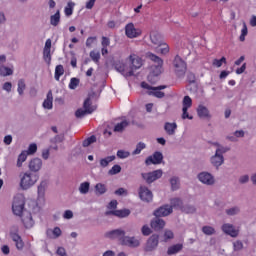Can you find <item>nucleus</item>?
<instances>
[{
    "instance_id": "21",
    "label": "nucleus",
    "mask_w": 256,
    "mask_h": 256,
    "mask_svg": "<svg viewBox=\"0 0 256 256\" xmlns=\"http://www.w3.org/2000/svg\"><path fill=\"white\" fill-rule=\"evenodd\" d=\"M63 235V230L59 226H56L54 228H48L46 230V237L48 239H59Z\"/></svg>"
},
{
    "instance_id": "16",
    "label": "nucleus",
    "mask_w": 256,
    "mask_h": 256,
    "mask_svg": "<svg viewBox=\"0 0 256 256\" xmlns=\"http://www.w3.org/2000/svg\"><path fill=\"white\" fill-rule=\"evenodd\" d=\"M173 213V207L169 204L163 205L160 208L156 209L153 213L155 217H167Z\"/></svg>"
},
{
    "instance_id": "60",
    "label": "nucleus",
    "mask_w": 256,
    "mask_h": 256,
    "mask_svg": "<svg viewBox=\"0 0 256 256\" xmlns=\"http://www.w3.org/2000/svg\"><path fill=\"white\" fill-rule=\"evenodd\" d=\"M2 89H3V91H6V93H11V91L13 89V84L11 82H5L2 85Z\"/></svg>"
},
{
    "instance_id": "53",
    "label": "nucleus",
    "mask_w": 256,
    "mask_h": 256,
    "mask_svg": "<svg viewBox=\"0 0 256 256\" xmlns=\"http://www.w3.org/2000/svg\"><path fill=\"white\" fill-rule=\"evenodd\" d=\"M90 58L94 63H99V59H101V54L97 51H91L90 52Z\"/></svg>"
},
{
    "instance_id": "27",
    "label": "nucleus",
    "mask_w": 256,
    "mask_h": 256,
    "mask_svg": "<svg viewBox=\"0 0 256 256\" xmlns=\"http://www.w3.org/2000/svg\"><path fill=\"white\" fill-rule=\"evenodd\" d=\"M47 187H49V184H47V182L42 181L39 185H38V199L45 201V191H47Z\"/></svg>"
},
{
    "instance_id": "47",
    "label": "nucleus",
    "mask_w": 256,
    "mask_h": 256,
    "mask_svg": "<svg viewBox=\"0 0 256 256\" xmlns=\"http://www.w3.org/2000/svg\"><path fill=\"white\" fill-rule=\"evenodd\" d=\"M145 147H147V145L143 142H139L136 145V149L132 152V155H139L141 154V152L143 151V149H145Z\"/></svg>"
},
{
    "instance_id": "25",
    "label": "nucleus",
    "mask_w": 256,
    "mask_h": 256,
    "mask_svg": "<svg viewBox=\"0 0 256 256\" xmlns=\"http://www.w3.org/2000/svg\"><path fill=\"white\" fill-rule=\"evenodd\" d=\"M109 239H118L121 243V239L125 237V232L122 229L112 230L107 233Z\"/></svg>"
},
{
    "instance_id": "31",
    "label": "nucleus",
    "mask_w": 256,
    "mask_h": 256,
    "mask_svg": "<svg viewBox=\"0 0 256 256\" xmlns=\"http://www.w3.org/2000/svg\"><path fill=\"white\" fill-rule=\"evenodd\" d=\"M164 129L167 135H175V131H177V123L166 122L164 125Z\"/></svg>"
},
{
    "instance_id": "40",
    "label": "nucleus",
    "mask_w": 256,
    "mask_h": 256,
    "mask_svg": "<svg viewBox=\"0 0 256 256\" xmlns=\"http://www.w3.org/2000/svg\"><path fill=\"white\" fill-rule=\"evenodd\" d=\"M157 46L159 47L158 53H161V55H167L170 51L169 44H167L166 42L162 41Z\"/></svg>"
},
{
    "instance_id": "50",
    "label": "nucleus",
    "mask_w": 256,
    "mask_h": 256,
    "mask_svg": "<svg viewBox=\"0 0 256 256\" xmlns=\"http://www.w3.org/2000/svg\"><path fill=\"white\" fill-rule=\"evenodd\" d=\"M223 63H227V59L225 57H222L221 59H214L212 61V65L214 67H222L223 66Z\"/></svg>"
},
{
    "instance_id": "35",
    "label": "nucleus",
    "mask_w": 256,
    "mask_h": 256,
    "mask_svg": "<svg viewBox=\"0 0 256 256\" xmlns=\"http://www.w3.org/2000/svg\"><path fill=\"white\" fill-rule=\"evenodd\" d=\"M27 157H29V155L27 154V151H22L17 158V162H16V167L21 168L23 167V163H25V161H27Z\"/></svg>"
},
{
    "instance_id": "5",
    "label": "nucleus",
    "mask_w": 256,
    "mask_h": 256,
    "mask_svg": "<svg viewBox=\"0 0 256 256\" xmlns=\"http://www.w3.org/2000/svg\"><path fill=\"white\" fill-rule=\"evenodd\" d=\"M226 147H219L216 149L215 154L210 157V163L216 169H219L223 163H225V157L223 153H227Z\"/></svg>"
},
{
    "instance_id": "56",
    "label": "nucleus",
    "mask_w": 256,
    "mask_h": 256,
    "mask_svg": "<svg viewBox=\"0 0 256 256\" xmlns=\"http://www.w3.org/2000/svg\"><path fill=\"white\" fill-rule=\"evenodd\" d=\"M95 141H97V138L95 136H90L83 141V147H89V145L95 143Z\"/></svg>"
},
{
    "instance_id": "20",
    "label": "nucleus",
    "mask_w": 256,
    "mask_h": 256,
    "mask_svg": "<svg viewBox=\"0 0 256 256\" xmlns=\"http://www.w3.org/2000/svg\"><path fill=\"white\" fill-rule=\"evenodd\" d=\"M161 161H163V154L155 152L145 160V163L146 165H160Z\"/></svg>"
},
{
    "instance_id": "12",
    "label": "nucleus",
    "mask_w": 256,
    "mask_h": 256,
    "mask_svg": "<svg viewBox=\"0 0 256 256\" xmlns=\"http://www.w3.org/2000/svg\"><path fill=\"white\" fill-rule=\"evenodd\" d=\"M159 246V235L153 234L150 236L146 242L144 250L147 252L155 251Z\"/></svg>"
},
{
    "instance_id": "44",
    "label": "nucleus",
    "mask_w": 256,
    "mask_h": 256,
    "mask_svg": "<svg viewBox=\"0 0 256 256\" xmlns=\"http://www.w3.org/2000/svg\"><path fill=\"white\" fill-rule=\"evenodd\" d=\"M239 213H241V208H239V206H234L232 208L226 209V214L229 215L230 217L239 215Z\"/></svg>"
},
{
    "instance_id": "48",
    "label": "nucleus",
    "mask_w": 256,
    "mask_h": 256,
    "mask_svg": "<svg viewBox=\"0 0 256 256\" xmlns=\"http://www.w3.org/2000/svg\"><path fill=\"white\" fill-rule=\"evenodd\" d=\"M249 33V30L247 29V24L246 23H243V26H242V29H241V34H240V41L243 42L245 41V37H247Z\"/></svg>"
},
{
    "instance_id": "17",
    "label": "nucleus",
    "mask_w": 256,
    "mask_h": 256,
    "mask_svg": "<svg viewBox=\"0 0 256 256\" xmlns=\"http://www.w3.org/2000/svg\"><path fill=\"white\" fill-rule=\"evenodd\" d=\"M10 237L16 243L17 249L21 250V249H23V247H25V244L23 243L21 236H19V234L17 233L16 227H12L10 229Z\"/></svg>"
},
{
    "instance_id": "49",
    "label": "nucleus",
    "mask_w": 256,
    "mask_h": 256,
    "mask_svg": "<svg viewBox=\"0 0 256 256\" xmlns=\"http://www.w3.org/2000/svg\"><path fill=\"white\" fill-rule=\"evenodd\" d=\"M24 151H26L27 155H35V153H37V144L35 143L30 144L28 146V149Z\"/></svg>"
},
{
    "instance_id": "58",
    "label": "nucleus",
    "mask_w": 256,
    "mask_h": 256,
    "mask_svg": "<svg viewBox=\"0 0 256 256\" xmlns=\"http://www.w3.org/2000/svg\"><path fill=\"white\" fill-rule=\"evenodd\" d=\"M79 87V79L71 78L69 83V89H77Z\"/></svg>"
},
{
    "instance_id": "13",
    "label": "nucleus",
    "mask_w": 256,
    "mask_h": 256,
    "mask_svg": "<svg viewBox=\"0 0 256 256\" xmlns=\"http://www.w3.org/2000/svg\"><path fill=\"white\" fill-rule=\"evenodd\" d=\"M221 230L225 235H229L230 237H239V229L235 227V225L231 223H224L221 226Z\"/></svg>"
},
{
    "instance_id": "23",
    "label": "nucleus",
    "mask_w": 256,
    "mask_h": 256,
    "mask_svg": "<svg viewBox=\"0 0 256 256\" xmlns=\"http://www.w3.org/2000/svg\"><path fill=\"white\" fill-rule=\"evenodd\" d=\"M106 215H114L115 217H120L121 219H123L125 217H129V215H131V211L129 209L110 210L106 211Z\"/></svg>"
},
{
    "instance_id": "59",
    "label": "nucleus",
    "mask_w": 256,
    "mask_h": 256,
    "mask_svg": "<svg viewBox=\"0 0 256 256\" xmlns=\"http://www.w3.org/2000/svg\"><path fill=\"white\" fill-rule=\"evenodd\" d=\"M233 249H234V251H241V249H243V242H241V240L234 241Z\"/></svg>"
},
{
    "instance_id": "46",
    "label": "nucleus",
    "mask_w": 256,
    "mask_h": 256,
    "mask_svg": "<svg viewBox=\"0 0 256 256\" xmlns=\"http://www.w3.org/2000/svg\"><path fill=\"white\" fill-rule=\"evenodd\" d=\"M181 211H183V213L192 214L197 211V208H195V206L193 205H185V206H182Z\"/></svg>"
},
{
    "instance_id": "54",
    "label": "nucleus",
    "mask_w": 256,
    "mask_h": 256,
    "mask_svg": "<svg viewBox=\"0 0 256 256\" xmlns=\"http://www.w3.org/2000/svg\"><path fill=\"white\" fill-rule=\"evenodd\" d=\"M130 155H131V153L129 151H125V150L117 151V157L119 159H127V157H129Z\"/></svg>"
},
{
    "instance_id": "19",
    "label": "nucleus",
    "mask_w": 256,
    "mask_h": 256,
    "mask_svg": "<svg viewBox=\"0 0 256 256\" xmlns=\"http://www.w3.org/2000/svg\"><path fill=\"white\" fill-rule=\"evenodd\" d=\"M139 197L142 201H146V203L153 201V193L145 186L140 187Z\"/></svg>"
},
{
    "instance_id": "62",
    "label": "nucleus",
    "mask_w": 256,
    "mask_h": 256,
    "mask_svg": "<svg viewBox=\"0 0 256 256\" xmlns=\"http://www.w3.org/2000/svg\"><path fill=\"white\" fill-rule=\"evenodd\" d=\"M73 216H74V214H73V211H71V210H66L63 213V219H67V220L73 219Z\"/></svg>"
},
{
    "instance_id": "8",
    "label": "nucleus",
    "mask_w": 256,
    "mask_h": 256,
    "mask_svg": "<svg viewBox=\"0 0 256 256\" xmlns=\"http://www.w3.org/2000/svg\"><path fill=\"white\" fill-rule=\"evenodd\" d=\"M173 67H174V71L178 77H183V75H185V73L187 71V64L179 56H176L174 58Z\"/></svg>"
},
{
    "instance_id": "2",
    "label": "nucleus",
    "mask_w": 256,
    "mask_h": 256,
    "mask_svg": "<svg viewBox=\"0 0 256 256\" xmlns=\"http://www.w3.org/2000/svg\"><path fill=\"white\" fill-rule=\"evenodd\" d=\"M19 179L20 188L23 191H29L31 187H35V185H37V181H39V175L26 171L19 175Z\"/></svg>"
},
{
    "instance_id": "32",
    "label": "nucleus",
    "mask_w": 256,
    "mask_h": 256,
    "mask_svg": "<svg viewBox=\"0 0 256 256\" xmlns=\"http://www.w3.org/2000/svg\"><path fill=\"white\" fill-rule=\"evenodd\" d=\"M126 127H129V121L122 120L114 126V133H123Z\"/></svg>"
},
{
    "instance_id": "51",
    "label": "nucleus",
    "mask_w": 256,
    "mask_h": 256,
    "mask_svg": "<svg viewBox=\"0 0 256 256\" xmlns=\"http://www.w3.org/2000/svg\"><path fill=\"white\" fill-rule=\"evenodd\" d=\"M25 80L20 79L18 81V88H17V92L19 93V95H23L24 91H25Z\"/></svg>"
},
{
    "instance_id": "9",
    "label": "nucleus",
    "mask_w": 256,
    "mask_h": 256,
    "mask_svg": "<svg viewBox=\"0 0 256 256\" xmlns=\"http://www.w3.org/2000/svg\"><path fill=\"white\" fill-rule=\"evenodd\" d=\"M141 87L143 89H148V95H153L158 99H163V97H165V93L161 92V90L166 89L167 86L150 87L146 82H142Z\"/></svg>"
},
{
    "instance_id": "61",
    "label": "nucleus",
    "mask_w": 256,
    "mask_h": 256,
    "mask_svg": "<svg viewBox=\"0 0 256 256\" xmlns=\"http://www.w3.org/2000/svg\"><path fill=\"white\" fill-rule=\"evenodd\" d=\"M189 108H182V119H189L190 121L193 119V116L189 114Z\"/></svg>"
},
{
    "instance_id": "64",
    "label": "nucleus",
    "mask_w": 256,
    "mask_h": 256,
    "mask_svg": "<svg viewBox=\"0 0 256 256\" xmlns=\"http://www.w3.org/2000/svg\"><path fill=\"white\" fill-rule=\"evenodd\" d=\"M108 211H115V209H117V200H112L109 204H108Z\"/></svg>"
},
{
    "instance_id": "22",
    "label": "nucleus",
    "mask_w": 256,
    "mask_h": 256,
    "mask_svg": "<svg viewBox=\"0 0 256 256\" xmlns=\"http://www.w3.org/2000/svg\"><path fill=\"white\" fill-rule=\"evenodd\" d=\"M197 115L200 117V119H211V111H209V108L207 106L200 104L197 107Z\"/></svg>"
},
{
    "instance_id": "29",
    "label": "nucleus",
    "mask_w": 256,
    "mask_h": 256,
    "mask_svg": "<svg viewBox=\"0 0 256 256\" xmlns=\"http://www.w3.org/2000/svg\"><path fill=\"white\" fill-rule=\"evenodd\" d=\"M44 109H53V92L49 91L47 93L46 99L43 102Z\"/></svg>"
},
{
    "instance_id": "30",
    "label": "nucleus",
    "mask_w": 256,
    "mask_h": 256,
    "mask_svg": "<svg viewBox=\"0 0 256 256\" xmlns=\"http://www.w3.org/2000/svg\"><path fill=\"white\" fill-rule=\"evenodd\" d=\"M90 189H91V182H89V181L80 183V185L78 187V191H79L80 195H87V193H89Z\"/></svg>"
},
{
    "instance_id": "33",
    "label": "nucleus",
    "mask_w": 256,
    "mask_h": 256,
    "mask_svg": "<svg viewBox=\"0 0 256 256\" xmlns=\"http://www.w3.org/2000/svg\"><path fill=\"white\" fill-rule=\"evenodd\" d=\"M61 23V11L57 10L54 15L50 16V25L57 27Z\"/></svg>"
},
{
    "instance_id": "15",
    "label": "nucleus",
    "mask_w": 256,
    "mask_h": 256,
    "mask_svg": "<svg viewBox=\"0 0 256 256\" xmlns=\"http://www.w3.org/2000/svg\"><path fill=\"white\" fill-rule=\"evenodd\" d=\"M43 167V160L40 158H32L28 163V169L30 173H39V170Z\"/></svg>"
},
{
    "instance_id": "26",
    "label": "nucleus",
    "mask_w": 256,
    "mask_h": 256,
    "mask_svg": "<svg viewBox=\"0 0 256 256\" xmlns=\"http://www.w3.org/2000/svg\"><path fill=\"white\" fill-rule=\"evenodd\" d=\"M150 225L154 231H161V229H164L165 227V222L163 219L157 217L151 221Z\"/></svg>"
},
{
    "instance_id": "34",
    "label": "nucleus",
    "mask_w": 256,
    "mask_h": 256,
    "mask_svg": "<svg viewBox=\"0 0 256 256\" xmlns=\"http://www.w3.org/2000/svg\"><path fill=\"white\" fill-rule=\"evenodd\" d=\"M242 137H245V131L237 130L233 133V135L227 136V139H229V141H232V143H235L237 142V139H241Z\"/></svg>"
},
{
    "instance_id": "57",
    "label": "nucleus",
    "mask_w": 256,
    "mask_h": 256,
    "mask_svg": "<svg viewBox=\"0 0 256 256\" xmlns=\"http://www.w3.org/2000/svg\"><path fill=\"white\" fill-rule=\"evenodd\" d=\"M173 237H175V235L173 234V231H171V230H165L164 231V241L165 242L173 239Z\"/></svg>"
},
{
    "instance_id": "4",
    "label": "nucleus",
    "mask_w": 256,
    "mask_h": 256,
    "mask_svg": "<svg viewBox=\"0 0 256 256\" xmlns=\"http://www.w3.org/2000/svg\"><path fill=\"white\" fill-rule=\"evenodd\" d=\"M97 109L96 105H93V102H91V96H89L83 104V108H79L75 112V116L77 119H82V117H85V115H91L93 111Z\"/></svg>"
},
{
    "instance_id": "36",
    "label": "nucleus",
    "mask_w": 256,
    "mask_h": 256,
    "mask_svg": "<svg viewBox=\"0 0 256 256\" xmlns=\"http://www.w3.org/2000/svg\"><path fill=\"white\" fill-rule=\"evenodd\" d=\"M94 189L96 195H105V193H107V185L103 183H97Z\"/></svg>"
},
{
    "instance_id": "41",
    "label": "nucleus",
    "mask_w": 256,
    "mask_h": 256,
    "mask_svg": "<svg viewBox=\"0 0 256 256\" xmlns=\"http://www.w3.org/2000/svg\"><path fill=\"white\" fill-rule=\"evenodd\" d=\"M73 9H75V2H68L67 6L64 8L66 17H71V15H73Z\"/></svg>"
},
{
    "instance_id": "11",
    "label": "nucleus",
    "mask_w": 256,
    "mask_h": 256,
    "mask_svg": "<svg viewBox=\"0 0 256 256\" xmlns=\"http://www.w3.org/2000/svg\"><path fill=\"white\" fill-rule=\"evenodd\" d=\"M148 59L153 61L155 63V69L152 68V73L155 77L157 75H161V69L163 67V59H161L159 56L153 54V53H148L147 54Z\"/></svg>"
},
{
    "instance_id": "3",
    "label": "nucleus",
    "mask_w": 256,
    "mask_h": 256,
    "mask_svg": "<svg viewBox=\"0 0 256 256\" xmlns=\"http://www.w3.org/2000/svg\"><path fill=\"white\" fill-rule=\"evenodd\" d=\"M12 212L16 217H21L25 213V196L17 194L12 201Z\"/></svg>"
},
{
    "instance_id": "52",
    "label": "nucleus",
    "mask_w": 256,
    "mask_h": 256,
    "mask_svg": "<svg viewBox=\"0 0 256 256\" xmlns=\"http://www.w3.org/2000/svg\"><path fill=\"white\" fill-rule=\"evenodd\" d=\"M202 232L204 233V235H215V228H213L212 226H204L202 228Z\"/></svg>"
},
{
    "instance_id": "38",
    "label": "nucleus",
    "mask_w": 256,
    "mask_h": 256,
    "mask_svg": "<svg viewBox=\"0 0 256 256\" xmlns=\"http://www.w3.org/2000/svg\"><path fill=\"white\" fill-rule=\"evenodd\" d=\"M183 249V244H175L168 248L167 253L168 255H176V253H179Z\"/></svg>"
},
{
    "instance_id": "55",
    "label": "nucleus",
    "mask_w": 256,
    "mask_h": 256,
    "mask_svg": "<svg viewBox=\"0 0 256 256\" xmlns=\"http://www.w3.org/2000/svg\"><path fill=\"white\" fill-rule=\"evenodd\" d=\"M118 173H121V166L116 164L114 165L109 171L108 174L110 175H117Z\"/></svg>"
},
{
    "instance_id": "28",
    "label": "nucleus",
    "mask_w": 256,
    "mask_h": 256,
    "mask_svg": "<svg viewBox=\"0 0 256 256\" xmlns=\"http://www.w3.org/2000/svg\"><path fill=\"white\" fill-rule=\"evenodd\" d=\"M149 37L152 45H158L162 42L161 35L155 30L150 32Z\"/></svg>"
},
{
    "instance_id": "43",
    "label": "nucleus",
    "mask_w": 256,
    "mask_h": 256,
    "mask_svg": "<svg viewBox=\"0 0 256 256\" xmlns=\"http://www.w3.org/2000/svg\"><path fill=\"white\" fill-rule=\"evenodd\" d=\"M193 100L189 96H185L182 101V109H191Z\"/></svg>"
},
{
    "instance_id": "10",
    "label": "nucleus",
    "mask_w": 256,
    "mask_h": 256,
    "mask_svg": "<svg viewBox=\"0 0 256 256\" xmlns=\"http://www.w3.org/2000/svg\"><path fill=\"white\" fill-rule=\"evenodd\" d=\"M163 177V170L158 169L154 170L152 172H145L142 173V179L145 180L148 185H151V183H155L157 179H161Z\"/></svg>"
},
{
    "instance_id": "18",
    "label": "nucleus",
    "mask_w": 256,
    "mask_h": 256,
    "mask_svg": "<svg viewBox=\"0 0 256 256\" xmlns=\"http://www.w3.org/2000/svg\"><path fill=\"white\" fill-rule=\"evenodd\" d=\"M22 223L26 229H32L35 225V220H33V215L30 212H24L21 215Z\"/></svg>"
},
{
    "instance_id": "14",
    "label": "nucleus",
    "mask_w": 256,
    "mask_h": 256,
    "mask_svg": "<svg viewBox=\"0 0 256 256\" xmlns=\"http://www.w3.org/2000/svg\"><path fill=\"white\" fill-rule=\"evenodd\" d=\"M121 245H125L126 247L136 248L141 245V240L134 236H125L121 239Z\"/></svg>"
},
{
    "instance_id": "7",
    "label": "nucleus",
    "mask_w": 256,
    "mask_h": 256,
    "mask_svg": "<svg viewBox=\"0 0 256 256\" xmlns=\"http://www.w3.org/2000/svg\"><path fill=\"white\" fill-rule=\"evenodd\" d=\"M197 179L202 185H215L217 183L215 175L208 171L198 173Z\"/></svg>"
},
{
    "instance_id": "1",
    "label": "nucleus",
    "mask_w": 256,
    "mask_h": 256,
    "mask_svg": "<svg viewBox=\"0 0 256 256\" xmlns=\"http://www.w3.org/2000/svg\"><path fill=\"white\" fill-rule=\"evenodd\" d=\"M130 62H131V69H127V66L125 64H122L119 66V64H116V69L119 71V73H122L124 77H131L133 75V71H136V69H141L143 67V59L139 57L137 54H132L129 56Z\"/></svg>"
},
{
    "instance_id": "63",
    "label": "nucleus",
    "mask_w": 256,
    "mask_h": 256,
    "mask_svg": "<svg viewBox=\"0 0 256 256\" xmlns=\"http://www.w3.org/2000/svg\"><path fill=\"white\" fill-rule=\"evenodd\" d=\"M141 231H142V235H144L145 237L151 235V228H149V226L147 225H144Z\"/></svg>"
},
{
    "instance_id": "45",
    "label": "nucleus",
    "mask_w": 256,
    "mask_h": 256,
    "mask_svg": "<svg viewBox=\"0 0 256 256\" xmlns=\"http://www.w3.org/2000/svg\"><path fill=\"white\" fill-rule=\"evenodd\" d=\"M170 185H171V188L173 191H177V189H179V185H180L179 178L177 176H173L170 179Z\"/></svg>"
},
{
    "instance_id": "42",
    "label": "nucleus",
    "mask_w": 256,
    "mask_h": 256,
    "mask_svg": "<svg viewBox=\"0 0 256 256\" xmlns=\"http://www.w3.org/2000/svg\"><path fill=\"white\" fill-rule=\"evenodd\" d=\"M64 73H65V68L63 67V65H57L55 68V75H54V78L56 79V81H59V79H61V76H63Z\"/></svg>"
},
{
    "instance_id": "39",
    "label": "nucleus",
    "mask_w": 256,
    "mask_h": 256,
    "mask_svg": "<svg viewBox=\"0 0 256 256\" xmlns=\"http://www.w3.org/2000/svg\"><path fill=\"white\" fill-rule=\"evenodd\" d=\"M170 207L181 210L183 208V201L179 198H172L170 200Z\"/></svg>"
},
{
    "instance_id": "6",
    "label": "nucleus",
    "mask_w": 256,
    "mask_h": 256,
    "mask_svg": "<svg viewBox=\"0 0 256 256\" xmlns=\"http://www.w3.org/2000/svg\"><path fill=\"white\" fill-rule=\"evenodd\" d=\"M125 35L128 39H138L143 35V30L139 28L135 23L130 22L124 27Z\"/></svg>"
},
{
    "instance_id": "24",
    "label": "nucleus",
    "mask_w": 256,
    "mask_h": 256,
    "mask_svg": "<svg viewBox=\"0 0 256 256\" xmlns=\"http://www.w3.org/2000/svg\"><path fill=\"white\" fill-rule=\"evenodd\" d=\"M14 72H15V68L13 67V65L0 66V77H11V75H13Z\"/></svg>"
},
{
    "instance_id": "37",
    "label": "nucleus",
    "mask_w": 256,
    "mask_h": 256,
    "mask_svg": "<svg viewBox=\"0 0 256 256\" xmlns=\"http://www.w3.org/2000/svg\"><path fill=\"white\" fill-rule=\"evenodd\" d=\"M116 157L115 155L107 156L105 158L100 159V167H109V163H113L115 161Z\"/></svg>"
}]
</instances>
